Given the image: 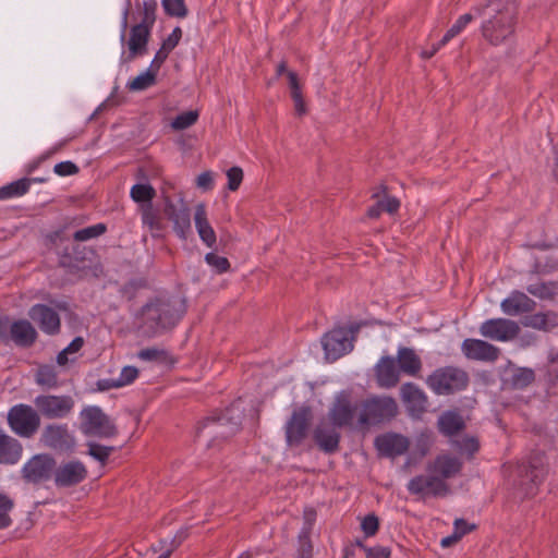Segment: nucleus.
Returning <instances> with one entry per match:
<instances>
[{
	"label": "nucleus",
	"instance_id": "obj_1",
	"mask_svg": "<svg viewBox=\"0 0 558 558\" xmlns=\"http://www.w3.org/2000/svg\"><path fill=\"white\" fill-rule=\"evenodd\" d=\"M482 19L481 35L490 46L507 45L514 39L519 17L518 0H485L472 8Z\"/></svg>",
	"mask_w": 558,
	"mask_h": 558
},
{
	"label": "nucleus",
	"instance_id": "obj_2",
	"mask_svg": "<svg viewBox=\"0 0 558 558\" xmlns=\"http://www.w3.org/2000/svg\"><path fill=\"white\" fill-rule=\"evenodd\" d=\"M184 301L179 299L155 298L141 307L135 315L137 331L151 338L172 329L185 314Z\"/></svg>",
	"mask_w": 558,
	"mask_h": 558
},
{
	"label": "nucleus",
	"instance_id": "obj_3",
	"mask_svg": "<svg viewBox=\"0 0 558 558\" xmlns=\"http://www.w3.org/2000/svg\"><path fill=\"white\" fill-rule=\"evenodd\" d=\"M47 240L54 246L58 266L68 274L76 275L89 268L92 256L95 254L93 248L75 241L70 242V238L64 234L62 229L49 233Z\"/></svg>",
	"mask_w": 558,
	"mask_h": 558
},
{
	"label": "nucleus",
	"instance_id": "obj_4",
	"mask_svg": "<svg viewBox=\"0 0 558 558\" xmlns=\"http://www.w3.org/2000/svg\"><path fill=\"white\" fill-rule=\"evenodd\" d=\"M517 471L520 498L534 497L548 473L545 453L542 451L531 452L526 462L519 464Z\"/></svg>",
	"mask_w": 558,
	"mask_h": 558
},
{
	"label": "nucleus",
	"instance_id": "obj_5",
	"mask_svg": "<svg viewBox=\"0 0 558 558\" xmlns=\"http://www.w3.org/2000/svg\"><path fill=\"white\" fill-rule=\"evenodd\" d=\"M242 424V414L239 409L232 404L223 411L204 418L197 426L196 433L199 436L206 429H209V436L214 439H228L235 435Z\"/></svg>",
	"mask_w": 558,
	"mask_h": 558
},
{
	"label": "nucleus",
	"instance_id": "obj_6",
	"mask_svg": "<svg viewBox=\"0 0 558 558\" xmlns=\"http://www.w3.org/2000/svg\"><path fill=\"white\" fill-rule=\"evenodd\" d=\"M398 414V404L392 397H372L362 402L355 428L364 429L391 421Z\"/></svg>",
	"mask_w": 558,
	"mask_h": 558
},
{
	"label": "nucleus",
	"instance_id": "obj_7",
	"mask_svg": "<svg viewBox=\"0 0 558 558\" xmlns=\"http://www.w3.org/2000/svg\"><path fill=\"white\" fill-rule=\"evenodd\" d=\"M470 378L465 371L445 366L435 369L426 379V384L436 395H453L464 390L469 385Z\"/></svg>",
	"mask_w": 558,
	"mask_h": 558
},
{
	"label": "nucleus",
	"instance_id": "obj_8",
	"mask_svg": "<svg viewBox=\"0 0 558 558\" xmlns=\"http://www.w3.org/2000/svg\"><path fill=\"white\" fill-rule=\"evenodd\" d=\"M80 429L85 436L113 438L119 430L114 422L99 407L89 405L81 411Z\"/></svg>",
	"mask_w": 558,
	"mask_h": 558
},
{
	"label": "nucleus",
	"instance_id": "obj_9",
	"mask_svg": "<svg viewBox=\"0 0 558 558\" xmlns=\"http://www.w3.org/2000/svg\"><path fill=\"white\" fill-rule=\"evenodd\" d=\"M361 328L360 324H352L349 328L336 326L322 338L323 349L327 360L336 361L353 349V340Z\"/></svg>",
	"mask_w": 558,
	"mask_h": 558
},
{
	"label": "nucleus",
	"instance_id": "obj_10",
	"mask_svg": "<svg viewBox=\"0 0 558 558\" xmlns=\"http://www.w3.org/2000/svg\"><path fill=\"white\" fill-rule=\"evenodd\" d=\"M7 418L11 430L22 438H32L40 427L39 413L28 404L13 405Z\"/></svg>",
	"mask_w": 558,
	"mask_h": 558
},
{
	"label": "nucleus",
	"instance_id": "obj_11",
	"mask_svg": "<svg viewBox=\"0 0 558 558\" xmlns=\"http://www.w3.org/2000/svg\"><path fill=\"white\" fill-rule=\"evenodd\" d=\"M34 405L39 413L48 420L66 417L74 408V400L69 395H39L34 399Z\"/></svg>",
	"mask_w": 558,
	"mask_h": 558
},
{
	"label": "nucleus",
	"instance_id": "obj_12",
	"mask_svg": "<svg viewBox=\"0 0 558 558\" xmlns=\"http://www.w3.org/2000/svg\"><path fill=\"white\" fill-rule=\"evenodd\" d=\"M312 418V409L307 405H302L292 412L284 426L286 441L289 447H299L305 440Z\"/></svg>",
	"mask_w": 558,
	"mask_h": 558
},
{
	"label": "nucleus",
	"instance_id": "obj_13",
	"mask_svg": "<svg viewBox=\"0 0 558 558\" xmlns=\"http://www.w3.org/2000/svg\"><path fill=\"white\" fill-rule=\"evenodd\" d=\"M56 459L49 453L33 456L22 468V477L31 484H40L53 477Z\"/></svg>",
	"mask_w": 558,
	"mask_h": 558
},
{
	"label": "nucleus",
	"instance_id": "obj_14",
	"mask_svg": "<svg viewBox=\"0 0 558 558\" xmlns=\"http://www.w3.org/2000/svg\"><path fill=\"white\" fill-rule=\"evenodd\" d=\"M39 441L47 448L64 453L73 452L76 445L66 424H48L43 429Z\"/></svg>",
	"mask_w": 558,
	"mask_h": 558
},
{
	"label": "nucleus",
	"instance_id": "obj_15",
	"mask_svg": "<svg viewBox=\"0 0 558 558\" xmlns=\"http://www.w3.org/2000/svg\"><path fill=\"white\" fill-rule=\"evenodd\" d=\"M357 405L352 403L349 395L340 392L329 408V422L339 428H353Z\"/></svg>",
	"mask_w": 558,
	"mask_h": 558
},
{
	"label": "nucleus",
	"instance_id": "obj_16",
	"mask_svg": "<svg viewBox=\"0 0 558 558\" xmlns=\"http://www.w3.org/2000/svg\"><path fill=\"white\" fill-rule=\"evenodd\" d=\"M88 476L87 468L80 460H71L56 465L53 472L54 485L58 488H69L84 482Z\"/></svg>",
	"mask_w": 558,
	"mask_h": 558
},
{
	"label": "nucleus",
	"instance_id": "obj_17",
	"mask_svg": "<svg viewBox=\"0 0 558 558\" xmlns=\"http://www.w3.org/2000/svg\"><path fill=\"white\" fill-rule=\"evenodd\" d=\"M480 332L492 340L510 341L518 337L520 327L515 322L507 318H492L481 325Z\"/></svg>",
	"mask_w": 558,
	"mask_h": 558
},
{
	"label": "nucleus",
	"instance_id": "obj_18",
	"mask_svg": "<svg viewBox=\"0 0 558 558\" xmlns=\"http://www.w3.org/2000/svg\"><path fill=\"white\" fill-rule=\"evenodd\" d=\"M374 447L378 456L384 458H396L404 454L410 447L409 438L397 433H385L375 437Z\"/></svg>",
	"mask_w": 558,
	"mask_h": 558
},
{
	"label": "nucleus",
	"instance_id": "obj_19",
	"mask_svg": "<svg viewBox=\"0 0 558 558\" xmlns=\"http://www.w3.org/2000/svg\"><path fill=\"white\" fill-rule=\"evenodd\" d=\"M28 317L38 325L43 332L49 336L58 335L61 330L59 314L46 304H34L28 311Z\"/></svg>",
	"mask_w": 558,
	"mask_h": 558
},
{
	"label": "nucleus",
	"instance_id": "obj_20",
	"mask_svg": "<svg viewBox=\"0 0 558 558\" xmlns=\"http://www.w3.org/2000/svg\"><path fill=\"white\" fill-rule=\"evenodd\" d=\"M408 490L412 495L429 494L434 497H442L449 493V486L442 478L438 476L417 475L411 478L408 483Z\"/></svg>",
	"mask_w": 558,
	"mask_h": 558
},
{
	"label": "nucleus",
	"instance_id": "obj_21",
	"mask_svg": "<svg viewBox=\"0 0 558 558\" xmlns=\"http://www.w3.org/2000/svg\"><path fill=\"white\" fill-rule=\"evenodd\" d=\"M339 427L330 422H320L313 432V440L316 446L325 453H336L340 448L341 434Z\"/></svg>",
	"mask_w": 558,
	"mask_h": 558
},
{
	"label": "nucleus",
	"instance_id": "obj_22",
	"mask_svg": "<svg viewBox=\"0 0 558 558\" xmlns=\"http://www.w3.org/2000/svg\"><path fill=\"white\" fill-rule=\"evenodd\" d=\"M165 216L172 221L173 230L180 239H186L191 231V213L185 204L178 208L169 196H165Z\"/></svg>",
	"mask_w": 558,
	"mask_h": 558
},
{
	"label": "nucleus",
	"instance_id": "obj_23",
	"mask_svg": "<svg viewBox=\"0 0 558 558\" xmlns=\"http://www.w3.org/2000/svg\"><path fill=\"white\" fill-rule=\"evenodd\" d=\"M461 350L466 359L474 361L495 362L500 354L497 347L480 339H465Z\"/></svg>",
	"mask_w": 558,
	"mask_h": 558
},
{
	"label": "nucleus",
	"instance_id": "obj_24",
	"mask_svg": "<svg viewBox=\"0 0 558 558\" xmlns=\"http://www.w3.org/2000/svg\"><path fill=\"white\" fill-rule=\"evenodd\" d=\"M535 380V372L529 367H519L511 362L505 367L501 375L502 387L506 389L521 390Z\"/></svg>",
	"mask_w": 558,
	"mask_h": 558
},
{
	"label": "nucleus",
	"instance_id": "obj_25",
	"mask_svg": "<svg viewBox=\"0 0 558 558\" xmlns=\"http://www.w3.org/2000/svg\"><path fill=\"white\" fill-rule=\"evenodd\" d=\"M372 198H376L377 202L367 209V217L371 219L379 218L384 211L393 215L400 208V201L395 196L387 195V186L385 184H380L373 192Z\"/></svg>",
	"mask_w": 558,
	"mask_h": 558
},
{
	"label": "nucleus",
	"instance_id": "obj_26",
	"mask_svg": "<svg viewBox=\"0 0 558 558\" xmlns=\"http://www.w3.org/2000/svg\"><path fill=\"white\" fill-rule=\"evenodd\" d=\"M151 28L141 24H135L131 27L130 38L128 41L129 56L125 61H131L136 57H142L147 52V45L149 41Z\"/></svg>",
	"mask_w": 558,
	"mask_h": 558
},
{
	"label": "nucleus",
	"instance_id": "obj_27",
	"mask_svg": "<svg viewBox=\"0 0 558 558\" xmlns=\"http://www.w3.org/2000/svg\"><path fill=\"white\" fill-rule=\"evenodd\" d=\"M401 398L411 414L420 415L426 411L427 397L425 392L413 383H405L400 388Z\"/></svg>",
	"mask_w": 558,
	"mask_h": 558
},
{
	"label": "nucleus",
	"instance_id": "obj_28",
	"mask_svg": "<svg viewBox=\"0 0 558 558\" xmlns=\"http://www.w3.org/2000/svg\"><path fill=\"white\" fill-rule=\"evenodd\" d=\"M501 310L509 316H517L523 313H530L535 310L536 303L525 293L513 291L501 304Z\"/></svg>",
	"mask_w": 558,
	"mask_h": 558
},
{
	"label": "nucleus",
	"instance_id": "obj_29",
	"mask_svg": "<svg viewBox=\"0 0 558 558\" xmlns=\"http://www.w3.org/2000/svg\"><path fill=\"white\" fill-rule=\"evenodd\" d=\"M377 384L383 388H392L399 383V369L391 356H383L375 366Z\"/></svg>",
	"mask_w": 558,
	"mask_h": 558
},
{
	"label": "nucleus",
	"instance_id": "obj_30",
	"mask_svg": "<svg viewBox=\"0 0 558 558\" xmlns=\"http://www.w3.org/2000/svg\"><path fill=\"white\" fill-rule=\"evenodd\" d=\"M38 333L27 319H17L12 323L11 341L20 348H31L37 341Z\"/></svg>",
	"mask_w": 558,
	"mask_h": 558
},
{
	"label": "nucleus",
	"instance_id": "obj_31",
	"mask_svg": "<svg viewBox=\"0 0 558 558\" xmlns=\"http://www.w3.org/2000/svg\"><path fill=\"white\" fill-rule=\"evenodd\" d=\"M23 446L14 437L0 429V463L16 464L22 458Z\"/></svg>",
	"mask_w": 558,
	"mask_h": 558
},
{
	"label": "nucleus",
	"instance_id": "obj_32",
	"mask_svg": "<svg viewBox=\"0 0 558 558\" xmlns=\"http://www.w3.org/2000/svg\"><path fill=\"white\" fill-rule=\"evenodd\" d=\"M461 469L462 462L458 458L448 454L438 456L434 462L427 466L429 472L440 474V478L444 481L460 473Z\"/></svg>",
	"mask_w": 558,
	"mask_h": 558
},
{
	"label": "nucleus",
	"instance_id": "obj_33",
	"mask_svg": "<svg viewBox=\"0 0 558 558\" xmlns=\"http://www.w3.org/2000/svg\"><path fill=\"white\" fill-rule=\"evenodd\" d=\"M195 227L199 234L201 240L208 246L213 247L216 244V233L208 222L206 209L203 204L196 206L195 210Z\"/></svg>",
	"mask_w": 558,
	"mask_h": 558
},
{
	"label": "nucleus",
	"instance_id": "obj_34",
	"mask_svg": "<svg viewBox=\"0 0 558 558\" xmlns=\"http://www.w3.org/2000/svg\"><path fill=\"white\" fill-rule=\"evenodd\" d=\"M398 364L400 371L403 373L415 376L422 368V361L420 356L410 348H399L398 350Z\"/></svg>",
	"mask_w": 558,
	"mask_h": 558
},
{
	"label": "nucleus",
	"instance_id": "obj_35",
	"mask_svg": "<svg viewBox=\"0 0 558 558\" xmlns=\"http://www.w3.org/2000/svg\"><path fill=\"white\" fill-rule=\"evenodd\" d=\"M438 428L441 434L451 437L465 428V422L459 413L448 411L438 418Z\"/></svg>",
	"mask_w": 558,
	"mask_h": 558
},
{
	"label": "nucleus",
	"instance_id": "obj_36",
	"mask_svg": "<svg viewBox=\"0 0 558 558\" xmlns=\"http://www.w3.org/2000/svg\"><path fill=\"white\" fill-rule=\"evenodd\" d=\"M288 84L290 88V96L294 104V112L296 116L302 117L307 113V107L302 94V86L296 72H288Z\"/></svg>",
	"mask_w": 558,
	"mask_h": 558
},
{
	"label": "nucleus",
	"instance_id": "obj_37",
	"mask_svg": "<svg viewBox=\"0 0 558 558\" xmlns=\"http://www.w3.org/2000/svg\"><path fill=\"white\" fill-rule=\"evenodd\" d=\"M522 323L526 327L550 331L558 326V317L553 312L536 313L525 316Z\"/></svg>",
	"mask_w": 558,
	"mask_h": 558
},
{
	"label": "nucleus",
	"instance_id": "obj_38",
	"mask_svg": "<svg viewBox=\"0 0 558 558\" xmlns=\"http://www.w3.org/2000/svg\"><path fill=\"white\" fill-rule=\"evenodd\" d=\"M36 383L47 389H53L59 386L58 372L53 365H40L35 374Z\"/></svg>",
	"mask_w": 558,
	"mask_h": 558
},
{
	"label": "nucleus",
	"instance_id": "obj_39",
	"mask_svg": "<svg viewBox=\"0 0 558 558\" xmlns=\"http://www.w3.org/2000/svg\"><path fill=\"white\" fill-rule=\"evenodd\" d=\"M32 180L22 178L0 187V199H8L26 194L31 187Z\"/></svg>",
	"mask_w": 558,
	"mask_h": 558
},
{
	"label": "nucleus",
	"instance_id": "obj_40",
	"mask_svg": "<svg viewBox=\"0 0 558 558\" xmlns=\"http://www.w3.org/2000/svg\"><path fill=\"white\" fill-rule=\"evenodd\" d=\"M137 356L142 361L157 362L161 364H172L174 361L168 351L158 348L142 349Z\"/></svg>",
	"mask_w": 558,
	"mask_h": 558
},
{
	"label": "nucleus",
	"instance_id": "obj_41",
	"mask_svg": "<svg viewBox=\"0 0 558 558\" xmlns=\"http://www.w3.org/2000/svg\"><path fill=\"white\" fill-rule=\"evenodd\" d=\"M107 232V226L102 222L80 229L72 234V240L81 243L98 238Z\"/></svg>",
	"mask_w": 558,
	"mask_h": 558
},
{
	"label": "nucleus",
	"instance_id": "obj_42",
	"mask_svg": "<svg viewBox=\"0 0 558 558\" xmlns=\"http://www.w3.org/2000/svg\"><path fill=\"white\" fill-rule=\"evenodd\" d=\"M474 17L477 16L473 11L461 15L439 40V45H446L449 40L459 35L473 21Z\"/></svg>",
	"mask_w": 558,
	"mask_h": 558
},
{
	"label": "nucleus",
	"instance_id": "obj_43",
	"mask_svg": "<svg viewBox=\"0 0 558 558\" xmlns=\"http://www.w3.org/2000/svg\"><path fill=\"white\" fill-rule=\"evenodd\" d=\"M86 446L88 448L87 454L101 465H106L111 453L116 451V448L112 446H104L95 441H88Z\"/></svg>",
	"mask_w": 558,
	"mask_h": 558
},
{
	"label": "nucleus",
	"instance_id": "obj_44",
	"mask_svg": "<svg viewBox=\"0 0 558 558\" xmlns=\"http://www.w3.org/2000/svg\"><path fill=\"white\" fill-rule=\"evenodd\" d=\"M556 289V282H537L529 284L526 291L538 299L550 300L555 296Z\"/></svg>",
	"mask_w": 558,
	"mask_h": 558
},
{
	"label": "nucleus",
	"instance_id": "obj_45",
	"mask_svg": "<svg viewBox=\"0 0 558 558\" xmlns=\"http://www.w3.org/2000/svg\"><path fill=\"white\" fill-rule=\"evenodd\" d=\"M156 77L157 75L147 69V71L130 81L126 86L132 92L145 90L156 84Z\"/></svg>",
	"mask_w": 558,
	"mask_h": 558
},
{
	"label": "nucleus",
	"instance_id": "obj_46",
	"mask_svg": "<svg viewBox=\"0 0 558 558\" xmlns=\"http://www.w3.org/2000/svg\"><path fill=\"white\" fill-rule=\"evenodd\" d=\"M130 194L134 202L149 204L156 196V191L150 184H135Z\"/></svg>",
	"mask_w": 558,
	"mask_h": 558
},
{
	"label": "nucleus",
	"instance_id": "obj_47",
	"mask_svg": "<svg viewBox=\"0 0 558 558\" xmlns=\"http://www.w3.org/2000/svg\"><path fill=\"white\" fill-rule=\"evenodd\" d=\"M147 287V281L144 278H133L126 281L120 292L123 298H125L128 301H132L136 298L137 292L141 289H144Z\"/></svg>",
	"mask_w": 558,
	"mask_h": 558
},
{
	"label": "nucleus",
	"instance_id": "obj_48",
	"mask_svg": "<svg viewBox=\"0 0 558 558\" xmlns=\"http://www.w3.org/2000/svg\"><path fill=\"white\" fill-rule=\"evenodd\" d=\"M157 1L156 0H143L142 4V21L138 23L146 27L153 28L156 22Z\"/></svg>",
	"mask_w": 558,
	"mask_h": 558
},
{
	"label": "nucleus",
	"instance_id": "obj_49",
	"mask_svg": "<svg viewBox=\"0 0 558 558\" xmlns=\"http://www.w3.org/2000/svg\"><path fill=\"white\" fill-rule=\"evenodd\" d=\"M161 4L167 15L174 17H185L189 13L184 0H161Z\"/></svg>",
	"mask_w": 558,
	"mask_h": 558
},
{
	"label": "nucleus",
	"instance_id": "obj_50",
	"mask_svg": "<svg viewBox=\"0 0 558 558\" xmlns=\"http://www.w3.org/2000/svg\"><path fill=\"white\" fill-rule=\"evenodd\" d=\"M13 507L14 501L8 495L0 493V530L7 529L12 524L9 512Z\"/></svg>",
	"mask_w": 558,
	"mask_h": 558
},
{
	"label": "nucleus",
	"instance_id": "obj_51",
	"mask_svg": "<svg viewBox=\"0 0 558 558\" xmlns=\"http://www.w3.org/2000/svg\"><path fill=\"white\" fill-rule=\"evenodd\" d=\"M198 112L196 110H189L178 114L171 122L174 130H185L196 123Z\"/></svg>",
	"mask_w": 558,
	"mask_h": 558
},
{
	"label": "nucleus",
	"instance_id": "obj_52",
	"mask_svg": "<svg viewBox=\"0 0 558 558\" xmlns=\"http://www.w3.org/2000/svg\"><path fill=\"white\" fill-rule=\"evenodd\" d=\"M142 221L144 225L148 226L150 230H162V225L160 222L159 216L156 210L153 208V204H145L142 208Z\"/></svg>",
	"mask_w": 558,
	"mask_h": 558
},
{
	"label": "nucleus",
	"instance_id": "obj_53",
	"mask_svg": "<svg viewBox=\"0 0 558 558\" xmlns=\"http://www.w3.org/2000/svg\"><path fill=\"white\" fill-rule=\"evenodd\" d=\"M205 262L213 267L217 274H225L230 270V262L227 257L220 256L214 252L205 255Z\"/></svg>",
	"mask_w": 558,
	"mask_h": 558
},
{
	"label": "nucleus",
	"instance_id": "obj_54",
	"mask_svg": "<svg viewBox=\"0 0 558 558\" xmlns=\"http://www.w3.org/2000/svg\"><path fill=\"white\" fill-rule=\"evenodd\" d=\"M299 557L298 558H312L313 546L311 543L310 531L302 530L299 534Z\"/></svg>",
	"mask_w": 558,
	"mask_h": 558
},
{
	"label": "nucleus",
	"instance_id": "obj_55",
	"mask_svg": "<svg viewBox=\"0 0 558 558\" xmlns=\"http://www.w3.org/2000/svg\"><path fill=\"white\" fill-rule=\"evenodd\" d=\"M429 441L426 438L417 439L413 451L409 457V463L422 460L429 451Z\"/></svg>",
	"mask_w": 558,
	"mask_h": 558
},
{
	"label": "nucleus",
	"instance_id": "obj_56",
	"mask_svg": "<svg viewBox=\"0 0 558 558\" xmlns=\"http://www.w3.org/2000/svg\"><path fill=\"white\" fill-rule=\"evenodd\" d=\"M228 189L232 192L236 191L243 181V170L240 167H231L227 171Z\"/></svg>",
	"mask_w": 558,
	"mask_h": 558
},
{
	"label": "nucleus",
	"instance_id": "obj_57",
	"mask_svg": "<svg viewBox=\"0 0 558 558\" xmlns=\"http://www.w3.org/2000/svg\"><path fill=\"white\" fill-rule=\"evenodd\" d=\"M379 529V520L378 517L374 513L367 514L362 521V530L365 536H374Z\"/></svg>",
	"mask_w": 558,
	"mask_h": 558
},
{
	"label": "nucleus",
	"instance_id": "obj_58",
	"mask_svg": "<svg viewBox=\"0 0 558 558\" xmlns=\"http://www.w3.org/2000/svg\"><path fill=\"white\" fill-rule=\"evenodd\" d=\"M459 448L471 459L480 450V441L476 437H464L461 440Z\"/></svg>",
	"mask_w": 558,
	"mask_h": 558
},
{
	"label": "nucleus",
	"instance_id": "obj_59",
	"mask_svg": "<svg viewBox=\"0 0 558 558\" xmlns=\"http://www.w3.org/2000/svg\"><path fill=\"white\" fill-rule=\"evenodd\" d=\"M182 38V29L177 26L172 33L162 41L161 48L169 53L179 45Z\"/></svg>",
	"mask_w": 558,
	"mask_h": 558
},
{
	"label": "nucleus",
	"instance_id": "obj_60",
	"mask_svg": "<svg viewBox=\"0 0 558 558\" xmlns=\"http://www.w3.org/2000/svg\"><path fill=\"white\" fill-rule=\"evenodd\" d=\"M53 171L60 177H66L77 174L80 168L72 161H61L53 167Z\"/></svg>",
	"mask_w": 558,
	"mask_h": 558
},
{
	"label": "nucleus",
	"instance_id": "obj_61",
	"mask_svg": "<svg viewBox=\"0 0 558 558\" xmlns=\"http://www.w3.org/2000/svg\"><path fill=\"white\" fill-rule=\"evenodd\" d=\"M138 376V369L134 366H124L118 378L121 387L133 383Z\"/></svg>",
	"mask_w": 558,
	"mask_h": 558
},
{
	"label": "nucleus",
	"instance_id": "obj_62",
	"mask_svg": "<svg viewBox=\"0 0 558 558\" xmlns=\"http://www.w3.org/2000/svg\"><path fill=\"white\" fill-rule=\"evenodd\" d=\"M12 323L8 316L0 317V342L8 344L11 341Z\"/></svg>",
	"mask_w": 558,
	"mask_h": 558
},
{
	"label": "nucleus",
	"instance_id": "obj_63",
	"mask_svg": "<svg viewBox=\"0 0 558 558\" xmlns=\"http://www.w3.org/2000/svg\"><path fill=\"white\" fill-rule=\"evenodd\" d=\"M168 56H169V52L165 51L160 47V49L156 52L155 58L153 59L148 70L153 71V73H155L157 75V73L159 72L161 65L167 60Z\"/></svg>",
	"mask_w": 558,
	"mask_h": 558
},
{
	"label": "nucleus",
	"instance_id": "obj_64",
	"mask_svg": "<svg viewBox=\"0 0 558 558\" xmlns=\"http://www.w3.org/2000/svg\"><path fill=\"white\" fill-rule=\"evenodd\" d=\"M391 550L389 547H372V549H366V558H390Z\"/></svg>",
	"mask_w": 558,
	"mask_h": 558
}]
</instances>
